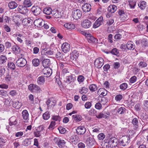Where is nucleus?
<instances>
[{"label":"nucleus","mask_w":148,"mask_h":148,"mask_svg":"<svg viewBox=\"0 0 148 148\" xmlns=\"http://www.w3.org/2000/svg\"><path fill=\"white\" fill-rule=\"evenodd\" d=\"M31 10L34 14L36 16L40 14L42 11L41 8L38 6H33Z\"/></svg>","instance_id":"12"},{"label":"nucleus","mask_w":148,"mask_h":148,"mask_svg":"<svg viewBox=\"0 0 148 148\" xmlns=\"http://www.w3.org/2000/svg\"><path fill=\"white\" fill-rule=\"evenodd\" d=\"M50 116V114L48 112H46L43 114L42 115L43 118L44 120H47L48 119Z\"/></svg>","instance_id":"45"},{"label":"nucleus","mask_w":148,"mask_h":148,"mask_svg":"<svg viewBox=\"0 0 148 148\" xmlns=\"http://www.w3.org/2000/svg\"><path fill=\"white\" fill-rule=\"evenodd\" d=\"M82 13L81 11L79 9L74 10L72 12V16L73 18L76 20L79 19L82 16Z\"/></svg>","instance_id":"5"},{"label":"nucleus","mask_w":148,"mask_h":148,"mask_svg":"<svg viewBox=\"0 0 148 148\" xmlns=\"http://www.w3.org/2000/svg\"><path fill=\"white\" fill-rule=\"evenodd\" d=\"M42 23L44 22L41 19L38 18L35 20L34 22V25L38 27H40L42 26Z\"/></svg>","instance_id":"25"},{"label":"nucleus","mask_w":148,"mask_h":148,"mask_svg":"<svg viewBox=\"0 0 148 148\" xmlns=\"http://www.w3.org/2000/svg\"><path fill=\"white\" fill-rule=\"evenodd\" d=\"M62 49L64 53H67L70 50V45L66 42L64 43L61 46Z\"/></svg>","instance_id":"15"},{"label":"nucleus","mask_w":148,"mask_h":148,"mask_svg":"<svg viewBox=\"0 0 148 148\" xmlns=\"http://www.w3.org/2000/svg\"><path fill=\"white\" fill-rule=\"evenodd\" d=\"M50 60L49 59H45L43 60L42 62V66L45 68H48V67L50 65Z\"/></svg>","instance_id":"36"},{"label":"nucleus","mask_w":148,"mask_h":148,"mask_svg":"<svg viewBox=\"0 0 148 148\" xmlns=\"http://www.w3.org/2000/svg\"><path fill=\"white\" fill-rule=\"evenodd\" d=\"M127 84L126 83H124L120 85V88L121 90H124L127 88Z\"/></svg>","instance_id":"54"},{"label":"nucleus","mask_w":148,"mask_h":148,"mask_svg":"<svg viewBox=\"0 0 148 148\" xmlns=\"http://www.w3.org/2000/svg\"><path fill=\"white\" fill-rule=\"evenodd\" d=\"M86 144L87 146L90 148L94 147L96 144V143L93 138L89 137L87 138L86 141Z\"/></svg>","instance_id":"9"},{"label":"nucleus","mask_w":148,"mask_h":148,"mask_svg":"<svg viewBox=\"0 0 148 148\" xmlns=\"http://www.w3.org/2000/svg\"><path fill=\"white\" fill-rule=\"evenodd\" d=\"M78 56V53L77 52L76 50L73 51L70 53V60L71 61H75Z\"/></svg>","instance_id":"14"},{"label":"nucleus","mask_w":148,"mask_h":148,"mask_svg":"<svg viewBox=\"0 0 148 148\" xmlns=\"http://www.w3.org/2000/svg\"><path fill=\"white\" fill-rule=\"evenodd\" d=\"M8 6L10 9H13L17 7L18 4L14 1H12L8 3Z\"/></svg>","instance_id":"31"},{"label":"nucleus","mask_w":148,"mask_h":148,"mask_svg":"<svg viewBox=\"0 0 148 148\" xmlns=\"http://www.w3.org/2000/svg\"><path fill=\"white\" fill-rule=\"evenodd\" d=\"M45 81V79L44 77L43 76H41L38 78L37 82L39 85H41L43 84Z\"/></svg>","instance_id":"37"},{"label":"nucleus","mask_w":148,"mask_h":148,"mask_svg":"<svg viewBox=\"0 0 148 148\" xmlns=\"http://www.w3.org/2000/svg\"><path fill=\"white\" fill-rule=\"evenodd\" d=\"M27 64V61L26 60L22 58H18L16 62V66L19 68L24 67Z\"/></svg>","instance_id":"3"},{"label":"nucleus","mask_w":148,"mask_h":148,"mask_svg":"<svg viewBox=\"0 0 148 148\" xmlns=\"http://www.w3.org/2000/svg\"><path fill=\"white\" fill-rule=\"evenodd\" d=\"M20 103L18 101H15L13 104V107L16 109H18L21 107V106L19 105Z\"/></svg>","instance_id":"56"},{"label":"nucleus","mask_w":148,"mask_h":148,"mask_svg":"<svg viewBox=\"0 0 148 148\" xmlns=\"http://www.w3.org/2000/svg\"><path fill=\"white\" fill-rule=\"evenodd\" d=\"M104 63V60L101 58H97L94 62V64L95 67L97 68H101L103 65Z\"/></svg>","instance_id":"6"},{"label":"nucleus","mask_w":148,"mask_h":148,"mask_svg":"<svg viewBox=\"0 0 148 148\" xmlns=\"http://www.w3.org/2000/svg\"><path fill=\"white\" fill-rule=\"evenodd\" d=\"M54 141L55 143L58 145V147L60 148L63 147L65 143L64 140H61L59 138H54Z\"/></svg>","instance_id":"16"},{"label":"nucleus","mask_w":148,"mask_h":148,"mask_svg":"<svg viewBox=\"0 0 148 148\" xmlns=\"http://www.w3.org/2000/svg\"><path fill=\"white\" fill-rule=\"evenodd\" d=\"M56 51L53 49H49L44 51L45 55L46 56L54 55Z\"/></svg>","instance_id":"28"},{"label":"nucleus","mask_w":148,"mask_h":148,"mask_svg":"<svg viewBox=\"0 0 148 148\" xmlns=\"http://www.w3.org/2000/svg\"><path fill=\"white\" fill-rule=\"evenodd\" d=\"M147 3L145 1H140L138 4V6L141 10H144L147 7Z\"/></svg>","instance_id":"30"},{"label":"nucleus","mask_w":148,"mask_h":148,"mask_svg":"<svg viewBox=\"0 0 148 148\" xmlns=\"http://www.w3.org/2000/svg\"><path fill=\"white\" fill-rule=\"evenodd\" d=\"M7 60V57L3 55L0 56V65H2L5 63Z\"/></svg>","instance_id":"41"},{"label":"nucleus","mask_w":148,"mask_h":148,"mask_svg":"<svg viewBox=\"0 0 148 148\" xmlns=\"http://www.w3.org/2000/svg\"><path fill=\"white\" fill-rule=\"evenodd\" d=\"M143 109L146 111H148V101L145 100L143 102Z\"/></svg>","instance_id":"52"},{"label":"nucleus","mask_w":148,"mask_h":148,"mask_svg":"<svg viewBox=\"0 0 148 148\" xmlns=\"http://www.w3.org/2000/svg\"><path fill=\"white\" fill-rule=\"evenodd\" d=\"M118 14L121 18H123V20L126 19L127 16L125 14V10L123 9H120L118 10Z\"/></svg>","instance_id":"23"},{"label":"nucleus","mask_w":148,"mask_h":148,"mask_svg":"<svg viewBox=\"0 0 148 148\" xmlns=\"http://www.w3.org/2000/svg\"><path fill=\"white\" fill-rule=\"evenodd\" d=\"M22 116L23 119L28 121L29 120V113L27 110H25L22 112Z\"/></svg>","instance_id":"26"},{"label":"nucleus","mask_w":148,"mask_h":148,"mask_svg":"<svg viewBox=\"0 0 148 148\" xmlns=\"http://www.w3.org/2000/svg\"><path fill=\"white\" fill-rule=\"evenodd\" d=\"M126 46L127 49L130 50H133L135 47L134 44L131 41H129L127 42Z\"/></svg>","instance_id":"34"},{"label":"nucleus","mask_w":148,"mask_h":148,"mask_svg":"<svg viewBox=\"0 0 148 148\" xmlns=\"http://www.w3.org/2000/svg\"><path fill=\"white\" fill-rule=\"evenodd\" d=\"M52 10L51 8L47 7L44 8L43 10V13L48 15H50L52 13Z\"/></svg>","instance_id":"39"},{"label":"nucleus","mask_w":148,"mask_h":148,"mask_svg":"<svg viewBox=\"0 0 148 148\" xmlns=\"http://www.w3.org/2000/svg\"><path fill=\"white\" fill-rule=\"evenodd\" d=\"M9 125L10 126L15 125L17 123V119L15 116H12L9 119Z\"/></svg>","instance_id":"24"},{"label":"nucleus","mask_w":148,"mask_h":148,"mask_svg":"<svg viewBox=\"0 0 148 148\" xmlns=\"http://www.w3.org/2000/svg\"><path fill=\"white\" fill-rule=\"evenodd\" d=\"M56 124V123L55 121H51L50 123V125L48 128V129L50 130H53L55 128Z\"/></svg>","instance_id":"51"},{"label":"nucleus","mask_w":148,"mask_h":148,"mask_svg":"<svg viewBox=\"0 0 148 148\" xmlns=\"http://www.w3.org/2000/svg\"><path fill=\"white\" fill-rule=\"evenodd\" d=\"M89 89L91 92H94L97 90V87L95 84H91L89 86Z\"/></svg>","instance_id":"42"},{"label":"nucleus","mask_w":148,"mask_h":148,"mask_svg":"<svg viewBox=\"0 0 148 148\" xmlns=\"http://www.w3.org/2000/svg\"><path fill=\"white\" fill-rule=\"evenodd\" d=\"M40 61L38 58H34L32 61V64L35 66H37L39 65L40 64Z\"/></svg>","instance_id":"44"},{"label":"nucleus","mask_w":148,"mask_h":148,"mask_svg":"<svg viewBox=\"0 0 148 148\" xmlns=\"http://www.w3.org/2000/svg\"><path fill=\"white\" fill-rule=\"evenodd\" d=\"M110 53L113 55H117L119 53L118 50L116 48H113L111 51H110Z\"/></svg>","instance_id":"58"},{"label":"nucleus","mask_w":148,"mask_h":148,"mask_svg":"<svg viewBox=\"0 0 148 148\" xmlns=\"http://www.w3.org/2000/svg\"><path fill=\"white\" fill-rule=\"evenodd\" d=\"M84 77L83 76L80 75L78 76L77 78V80L79 83L80 84L84 82Z\"/></svg>","instance_id":"53"},{"label":"nucleus","mask_w":148,"mask_h":148,"mask_svg":"<svg viewBox=\"0 0 148 148\" xmlns=\"http://www.w3.org/2000/svg\"><path fill=\"white\" fill-rule=\"evenodd\" d=\"M67 63L62 62H60L59 63V66L60 69H63L64 67L67 66Z\"/></svg>","instance_id":"64"},{"label":"nucleus","mask_w":148,"mask_h":148,"mask_svg":"<svg viewBox=\"0 0 148 148\" xmlns=\"http://www.w3.org/2000/svg\"><path fill=\"white\" fill-rule=\"evenodd\" d=\"M69 141L72 144L75 145L79 141V138L78 136L74 134L69 138Z\"/></svg>","instance_id":"7"},{"label":"nucleus","mask_w":148,"mask_h":148,"mask_svg":"<svg viewBox=\"0 0 148 148\" xmlns=\"http://www.w3.org/2000/svg\"><path fill=\"white\" fill-rule=\"evenodd\" d=\"M6 67L7 68V69L14 70L15 69L16 66L13 62L8 60Z\"/></svg>","instance_id":"20"},{"label":"nucleus","mask_w":148,"mask_h":148,"mask_svg":"<svg viewBox=\"0 0 148 148\" xmlns=\"http://www.w3.org/2000/svg\"><path fill=\"white\" fill-rule=\"evenodd\" d=\"M97 94L103 96H106L107 94V90L103 88H100L97 91Z\"/></svg>","instance_id":"27"},{"label":"nucleus","mask_w":148,"mask_h":148,"mask_svg":"<svg viewBox=\"0 0 148 148\" xmlns=\"http://www.w3.org/2000/svg\"><path fill=\"white\" fill-rule=\"evenodd\" d=\"M73 119L77 121H79L82 119V117L79 115H73L72 116Z\"/></svg>","instance_id":"49"},{"label":"nucleus","mask_w":148,"mask_h":148,"mask_svg":"<svg viewBox=\"0 0 148 148\" xmlns=\"http://www.w3.org/2000/svg\"><path fill=\"white\" fill-rule=\"evenodd\" d=\"M43 74L46 75V77H48L51 76L52 73L51 69L49 68H47L44 69L43 71Z\"/></svg>","instance_id":"32"},{"label":"nucleus","mask_w":148,"mask_h":148,"mask_svg":"<svg viewBox=\"0 0 148 148\" xmlns=\"http://www.w3.org/2000/svg\"><path fill=\"white\" fill-rule=\"evenodd\" d=\"M139 66L141 68H144L146 67L147 64L144 62H140L138 64Z\"/></svg>","instance_id":"61"},{"label":"nucleus","mask_w":148,"mask_h":148,"mask_svg":"<svg viewBox=\"0 0 148 148\" xmlns=\"http://www.w3.org/2000/svg\"><path fill=\"white\" fill-rule=\"evenodd\" d=\"M0 95L3 97H5L7 95V92L4 90H0Z\"/></svg>","instance_id":"57"},{"label":"nucleus","mask_w":148,"mask_h":148,"mask_svg":"<svg viewBox=\"0 0 148 148\" xmlns=\"http://www.w3.org/2000/svg\"><path fill=\"white\" fill-rule=\"evenodd\" d=\"M129 5L130 8L132 9H134L136 5V1L134 0H128Z\"/></svg>","instance_id":"33"},{"label":"nucleus","mask_w":148,"mask_h":148,"mask_svg":"<svg viewBox=\"0 0 148 148\" xmlns=\"http://www.w3.org/2000/svg\"><path fill=\"white\" fill-rule=\"evenodd\" d=\"M117 112L118 114H123L125 112L126 109L124 107H121L118 109Z\"/></svg>","instance_id":"47"},{"label":"nucleus","mask_w":148,"mask_h":148,"mask_svg":"<svg viewBox=\"0 0 148 148\" xmlns=\"http://www.w3.org/2000/svg\"><path fill=\"white\" fill-rule=\"evenodd\" d=\"M86 129L84 126H80L77 128L76 132L78 134L83 135L86 132Z\"/></svg>","instance_id":"18"},{"label":"nucleus","mask_w":148,"mask_h":148,"mask_svg":"<svg viewBox=\"0 0 148 148\" xmlns=\"http://www.w3.org/2000/svg\"><path fill=\"white\" fill-rule=\"evenodd\" d=\"M32 4V2L31 0H24L23 3V6L27 8L31 7Z\"/></svg>","instance_id":"38"},{"label":"nucleus","mask_w":148,"mask_h":148,"mask_svg":"<svg viewBox=\"0 0 148 148\" xmlns=\"http://www.w3.org/2000/svg\"><path fill=\"white\" fill-rule=\"evenodd\" d=\"M120 140V145L124 147L127 145L130 141V137L126 136H123Z\"/></svg>","instance_id":"2"},{"label":"nucleus","mask_w":148,"mask_h":148,"mask_svg":"<svg viewBox=\"0 0 148 148\" xmlns=\"http://www.w3.org/2000/svg\"><path fill=\"white\" fill-rule=\"evenodd\" d=\"M5 45L6 48L10 49L13 45V43L12 42L7 41L5 43Z\"/></svg>","instance_id":"55"},{"label":"nucleus","mask_w":148,"mask_h":148,"mask_svg":"<svg viewBox=\"0 0 148 148\" xmlns=\"http://www.w3.org/2000/svg\"><path fill=\"white\" fill-rule=\"evenodd\" d=\"M46 104L47 106V107H51L53 105L54 106V105L53 104V101H51L49 99H48L46 102Z\"/></svg>","instance_id":"60"},{"label":"nucleus","mask_w":148,"mask_h":148,"mask_svg":"<svg viewBox=\"0 0 148 148\" xmlns=\"http://www.w3.org/2000/svg\"><path fill=\"white\" fill-rule=\"evenodd\" d=\"M88 89L85 87H81L79 89V92L82 95H85L88 92Z\"/></svg>","instance_id":"40"},{"label":"nucleus","mask_w":148,"mask_h":148,"mask_svg":"<svg viewBox=\"0 0 148 148\" xmlns=\"http://www.w3.org/2000/svg\"><path fill=\"white\" fill-rule=\"evenodd\" d=\"M11 49L13 53L15 54H18L20 52L21 48L17 45H13Z\"/></svg>","instance_id":"22"},{"label":"nucleus","mask_w":148,"mask_h":148,"mask_svg":"<svg viewBox=\"0 0 148 148\" xmlns=\"http://www.w3.org/2000/svg\"><path fill=\"white\" fill-rule=\"evenodd\" d=\"M110 115V113L108 111H102L99 113L97 115H96V117L98 119H101L104 118L106 119Z\"/></svg>","instance_id":"13"},{"label":"nucleus","mask_w":148,"mask_h":148,"mask_svg":"<svg viewBox=\"0 0 148 148\" xmlns=\"http://www.w3.org/2000/svg\"><path fill=\"white\" fill-rule=\"evenodd\" d=\"M132 123L134 130L137 131L140 129L141 126L140 125L138 119L137 118H134L132 120Z\"/></svg>","instance_id":"8"},{"label":"nucleus","mask_w":148,"mask_h":148,"mask_svg":"<svg viewBox=\"0 0 148 148\" xmlns=\"http://www.w3.org/2000/svg\"><path fill=\"white\" fill-rule=\"evenodd\" d=\"M123 98V96L119 94L116 96L115 97V100L117 101H120Z\"/></svg>","instance_id":"59"},{"label":"nucleus","mask_w":148,"mask_h":148,"mask_svg":"<svg viewBox=\"0 0 148 148\" xmlns=\"http://www.w3.org/2000/svg\"><path fill=\"white\" fill-rule=\"evenodd\" d=\"M29 90L32 92H40L42 91L41 89L38 86L34 84H31L28 86Z\"/></svg>","instance_id":"4"},{"label":"nucleus","mask_w":148,"mask_h":148,"mask_svg":"<svg viewBox=\"0 0 148 148\" xmlns=\"http://www.w3.org/2000/svg\"><path fill=\"white\" fill-rule=\"evenodd\" d=\"M64 55V54L63 53L60 52H58L55 54L56 58L59 60L61 59L62 58H63Z\"/></svg>","instance_id":"48"},{"label":"nucleus","mask_w":148,"mask_h":148,"mask_svg":"<svg viewBox=\"0 0 148 148\" xmlns=\"http://www.w3.org/2000/svg\"><path fill=\"white\" fill-rule=\"evenodd\" d=\"M64 27L68 29H74L75 28V25L72 23L69 22L65 24Z\"/></svg>","instance_id":"29"},{"label":"nucleus","mask_w":148,"mask_h":148,"mask_svg":"<svg viewBox=\"0 0 148 148\" xmlns=\"http://www.w3.org/2000/svg\"><path fill=\"white\" fill-rule=\"evenodd\" d=\"M70 74L71 73H69L67 69H64L62 70V75L64 77H65Z\"/></svg>","instance_id":"46"},{"label":"nucleus","mask_w":148,"mask_h":148,"mask_svg":"<svg viewBox=\"0 0 148 148\" xmlns=\"http://www.w3.org/2000/svg\"><path fill=\"white\" fill-rule=\"evenodd\" d=\"M117 10L116 6L114 5H110L108 7V10L111 13H114Z\"/></svg>","instance_id":"35"},{"label":"nucleus","mask_w":148,"mask_h":148,"mask_svg":"<svg viewBox=\"0 0 148 148\" xmlns=\"http://www.w3.org/2000/svg\"><path fill=\"white\" fill-rule=\"evenodd\" d=\"M82 9L85 12H89L91 9V6L90 4L86 3L84 4L82 6Z\"/></svg>","instance_id":"21"},{"label":"nucleus","mask_w":148,"mask_h":148,"mask_svg":"<svg viewBox=\"0 0 148 148\" xmlns=\"http://www.w3.org/2000/svg\"><path fill=\"white\" fill-rule=\"evenodd\" d=\"M89 114L92 116H94L97 115H96L97 111L94 109H91L89 111Z\"/></svg>","instance_id":"62"},{"label":"nucleus","mask_w":148,"mask_h":148,"mask_svg":"<svg viewBox=\"0 0 148 148\" xmlns=\"http://www.w3.org/2000/svg\"><path fill=\"white\" fill-rule=\"evenodd\" d=\"M86 35L87 36L86 38L88 42L95 43H98V39L94 37L91 34H86Z\"/></svg>","instance_id":"17"},{"label":"nucleus","mask_w":148,"mask_h":148,"mask_svg":"<svg viewBox=\"0 0 148 148\" xmlns=\"http://www.w3.org/2000/svg\"><path fill=\"white\" fill-rule=\"evenodd\" d=\"M103 17H100L96 20L93 24V27L94 28L98 27L103 24Z\"/></svg>","instance_id":"11"},{"label":"nucleus","mask_w":148,"mask_h":148,"mask_svg":"<svg viewBox=\"0 0 148 148\" xmlns=\"http://www.w3.org/2000/svg\"><path fill=\"white\" fill-rule=\"evenodd\" d=\"M118 140L115 137L110 138L108 142L110 147L113 148L117 146L118 145Z\"/></svg>","instance_id":"10"},{"label":"nucleus","mask_w":148,"mask_h":148,"mask_svg":"<svg viewBox=\"0 0 148 148\" xmlns=\"http://www.w3.org/2000/svg\"><path fill=\"white\" fill-rule=\"evenodd\" d=\"M52 119L55 121H58L59 122L61 118L59 116L55 115L52 116Z\"/></svg>","instance_id":"63"},{"label":"nucleus","mask_w":148,"mask_h":148,"mask_svg":"<svg viewBox=\"0 0 148 148\" xmlns=\"http://www.w3.org/2000/svg\"><path fill=\"white\" fill-rule=\"evenodd\" d=\"M91 22L88 19L84 20L82 23V26L85 28L90 27L91 25Z\"/></svg>","instance_id":"19"},{"label":"nucleus","mask_w":148,"mask_h":148,"mask_svg":"<svg viewBox=\"0 0 148 148\" xmlns=\"http://www.w3.org/2000/svg\"><path fill=\"white\" fill-rule=\"evenodd\" d=\"M13 77L11 74L8 73L5 77V80L7 82H10L12 79Z\"/></svg>","instance_id":"50"},{"label":"nucleus","mask_w":148,"mask_h":148,"mask_svg":"<svg viewBox=\"0 0 148 148\" xmlns=\"http://www.w3.org/2000/svg\"><path fill=\"white\" fill-rule=\"evenodd\" d=\"M31 144V141L30 139L26 138L22 142V145H23L27 147Z\"/></svg>","instance_id":"43"},{"label":"nucleus","mask_w":148,"mask_h":148,"mask_svg":"<svg viewBox=\"0 0 148 148\" xmlns=\"http://www.w3.org/2000/svg\"><path fill=\"white\" fill-rule=\"evenodd\" d=\"M76 80L75 76L71 73L65 77L64 81L67 84H69L72 82H74Z\"/></svg>","instance_id":"1"}]
</instances>
